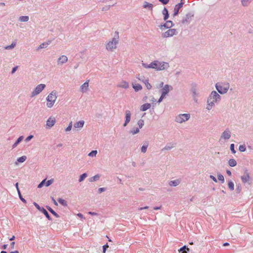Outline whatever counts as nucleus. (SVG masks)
Returning <instances> with one entry per match:
<instances>
[{"label": "nucleus", "mask_w": 253, "mask_h": 253, "mask_svg": "<svg viewBox=\"0 0 253 253\" xmlns=\"http://www.w3.org/2000/svg\"><path fill=\"white\" fill-rule=\"evenodd\" d=\"M45 85L44 84H40L37 85L34 90L32 93V96H34L41 93L42 90L45 88Z\"/></svg>", "instance_id": "nucleus-7"}, {"label": "nucleus", "mask_w": 253, "mask_h": 253, "mask_svg": "<svg viewBox=\"0 0 253 253\" xmlns=\"http://www.w3.org/2000/svg\"><path fill=\"white\" fill-rule=\"evenodd\" d=\"M246 147L244 145H240L239 147V150L241 152H244L246 151Z\"/></svg>", "instance_id": "nucleus-41"}, {"label": "nucleus", "mask_w": 253, "mask_h": 253, "mask_svg": "<svg viewBox=\"0 0 253 253\" xmlns=\"http://www.w3.org/2000/svg\"><path fill=\"white\" fill-rule=\"evenodd\" d=\"M228 187L231 190H233L234 189V184L233 182L229 181L228 184Z\"/></svg>", "instance_id": "nucleus-33"}, {"label": "nucleus", "mask_w": 253, "mask_h": 253, "mask_svg": "<svg viewBox=\"0 0 253 253\" xmlns=\"http://www.w3.org/2000/svg\"><path fill=\"white\" fill-rule=\"evenodd\" d=\"M147 147H148V144H147L145 145H143L141 149V152L143 153H145L147 150Z\"/></svg>", "instance_id": "nucleus-39"}, {"label": "nucleus", "mask_w": 253, "mask_h": 253, "mask_svg": "<svg viewBox=\"0 0 253 253\" xmlns=\"http://www.w3.org/2000/svg\"><path fill=\"white\" fill-rule=\"evenodd\" d=\"M183 4L184 2H183V0H181L180 2L175 6L173 11L174 16H176L178 14L179 9L183 6Z\"/></svg>", "instance_id": "nucleus-11"}, {"label": "nucleus", "mask_w": 253, "mask_h": 253, "mask_svg": "<svg viewBox=\"0 0 253 253\" xmlns=\"http://www.w3.org/2000/svg\"><path fill=\"white\" fill-rule=\"evenodd\" d=\"M56 120L55 118L53 117H49L46 121V127L47 128H50L52 127L54 124H55Z\"/></svg>", "instance_id": "nucleus-9"}, {"label": "nucleus", "mask_w": 253, "mask_h": 253, "mask_svg": "<svg viewBox=\"0 0 253 253\" xmlns=\"http://www.w3.org/2000/svg\"><path fill=\"white\" fill-rule=\"evenodd\" d=\"M138 125L141 128L144 126V121L142 120H140L138 121Z\"/></svg>", "instance_id": "nucleus-42"}, {"label": "nucleus", "mask_w": 253, "mask_h": 253, "mask_svg": "<svg viewBox=\"0 0 253 253\" xmlns=\"http://www.w3.org/2000/svg\"><path fill=\"white\" fill-rule=\"evenodd\" d=\"M170 87L172 88L169 85L166 84L164 86L163 88L162 89V94L166 96V95L168 93L170 90Z\"/></svg>", "instance_id": "nucleus-17"}, {"label": "nucleus", "mask_w": 253, "mask_h": 253, "mask_svg": "<svg viewBox=\"0 0 253 253\" xmlns=\"http://www.w3.org/2000/svg\"><path fill=\"white\" fill-rule=\"evenodd\" d=\"M217 91L221 94L225 93L229 88V84L227 83L216 84L215 85Z\"/></svg>", "instance_id": "nucleus-5"}, {"label": "nucleus", "mask_w": 253, "mask_h": 253, "mask_svg": "<svg viewBox=\"0 0 253 253\" xmlns=\"http://www.w3.org/2000/svg\"><path fill=\"white\" fill-rule=\"evenodd\" d=\"M105 190V188H100L98 189V192L100 193L104 191Z\"/></svg>", "instance_id": "nucleus-55"}, {"label": "nucleus", "mask_w": 253, "mask_h": 253, "mask_svg": "<svg viewBox=\"0 0 253 253\" xmlns=\"http://www.w3.org/2000/svg\"><path fill=\"white\" fill-rule=\"evenodd\" d=\"M45 183H46V181H45V179H44L43 180L40 184H39L38 187V188H41L44 184L45 185Z\"/></svg>", "instance_id": "nucleus-47"}, {"label": "nucleus", "mask_w": 253, "mask_h": 253, "mask_svg": "<svg viewBox=\"0 0 253 253\" xmlns=\"http://www.w3.org/2000/svg\"><path fill=\"white\" fill-rule=\"evenodd\" d=\"M220 99V96L215 91H212L208 99L207 109L211 110L214 103L219 100Z\"/></svg>", "instance_id": "nucleus-2"}, {"label": "nucleus", "mask_w": 253, "mask_h": 253, "mask_svg": "<svg viewBox=\"0 0 253 253\" xmlns=\"http://www.w3.org/2000/svg\"><path fill=\"white\" fill-rule=\"evenodd\" d=\"M58 201L59 203L60 204H61V205H62L63 206H67L66 202L64 200H63L61 198H59L58 200Z\"/></svg>", "instance_id": "nucleus-35"}, {"label": "nucleus", "mask_w": 253, "mask_h": 253, "mask_svg": "<svg viewBox=\"0 0 253 253\" xmlns=\"http://www.w3.org/2000/svg\"><path fill=\"white\" fill-rule=\"evenodd\" d=\"M23 136H21L18 138V139L17 140V144L21 141V140L23 139Z\"/></svg>", "instance_id": "nucleus-56"}, {"label": "nucleus", "mask_w": 253, "mask_h": 253, "mask_svg": "<svg viewBox=\"0 0 253 253\" xmlns=\"http://www.w3.org/2000/svg\"><path fill=\"white\" fill-rule=\"evenodd\" d=\"M53 179H50V180H49L48 181H47L45 183V185L46 186H49L50 184H52V183L53 182Z\"/></svg>", "instance_id": "nucleus-48"}, {"label": "nucleus", "mask_w": 253, "mask_h": 253, "mask_svg": "<svg viewBox=\"0 0 253 253\" xmlns=\"http://www.w3.org/2000/svg\"><path fill=\"white\" fill-rule=\"evenodd\" d=\"M172 26V21H167L166 22V23L163 25H162V27H166L167 28H169L170 27H171Z\"/></svg>", "instance_id": "nucleus-25"}, {"label": "nucleus", "mask_w": 253, "mask_h": 253, "mask_svg": "<svg viewBox=\"0 0 253 253\" xmlns=\"http://www.w3.org/2000/svg\"><path fill=\"white\" fill-rule=\"evenodd\" d=\"M142 82L145 84L146 87L148 89H150L152 88V86L149 83L148 80H143Z\"/></svg>", "instance_id": "nucleus-26"}, {"label": "nucleus", "mask_w": 253, "mask_h": 253, "mask_svg": "<svg viewBox=\"0 0 253 253\" xmlns=\"http://www.w3.org/2000/svg\"><path fill=\"white\" fill-rule=\"evenodd\" d=\"M130 112L129 110H127L126 111V121L124 125L125 126L126 125L130 122Z\"/></svg>", "instance_id": "nucleus-16"}, {"label": "nucleus", "mask_w": 253, "mask_h": 253, "mask_svg": "<svg viewBox=\"0 0 253 253\" xmlns=\"http://www.w3.org/2000/svg\"><path fill=\"white\" fill-rule=\"evenodd\" d=\"M68 61V57L65 55H61L60 56L58 60H57V64L61 65L64 63H65Z\"/></svg>", "instance_id": "nucleus-13"}, {"label": "nucleus", "mask_w": 253, "mask_h": 253, "mask_svg": "<svg viewBox=\"0 0 253 253\" xmlns=\"http://www.w3.org/2000/svg\"><path fill=\"white\" fill-rule=\"evenodd\" d=\"M150 107L151 104L150 103H145L141 106L140 110L142 111H145L149 109Z\"/></svg>", "instance_id": "nucleus-18"}, {"label": "nucleus", "mask_w": 253, "mask_h": 253, "mask_svg": "<svg viewBox=\"0 0 253 253\" xmlns=\"http://www.w3.org/2000/svg\"><path fill=\"white\" fill-rule=\"evenodd\" d=\"M229 245V243H224V244H223V246H228Z\"/></svg>", "instance_id": "nucleus-64"}, {"label": "nucleus", "mask_w": 253, "mask_h": 253, "mask_svg": "<svg viewBox=\"0 0 253 253\" xmlns=\"http://www.w3.org/2000/svg\"><path fill=\"white\" fill-rule=\"evenodd\" d=\"M143 7L144 8H149V9L152 10L153 8V4L145 1L144 3Z\"/></svg>", "instance_id": "nucleus-23"}, {"label": "nucleus", "mask_w": 253, "mask_h": 253, "mask_svg": "<svg viewBox=\"0 0 253 253\" xmlns=\"http://www.w3.org/2000/svg\"><path fill=\"white\" fill-rule=\"evenodd\" d=\"M116 36L112 40L107 43L106 45V49L109 51H113L117 47V44L118 42L119 33L115 32Z\"/></svg>", "instance_id": "nucleus-4"}, {"label": "nucleus", "mask_w": 253, "mask_h": 253, "mask_svg": "<svg viewBox=\"0 0 253 253\" xmlns=\"http://www.w3.org/2000/svg\"><path fill=\"white\" fill-rule=\"evenodd\" d=\"M35 206L41 211H42L45 215V216L48 218V219L50 220L51 218L47 212V211H46L45 209H44L43 208H41L40 207V206L37 204L36 203H34Z\"/></svg>", "instance_id": "nucleus-10"}, {"label": "nucleus", "mask_w": 253, "mask_h": 253, "mask_svg": "<svg viewBox=\"0 0 253 253\" xmlns=\"http://www.w3.org/2000/svg\"><path fill=\"white\" fill-rule=\"evenodd\" d=\"M210 178L215 182H217V180L214 176L211 175H210Z\"/></svg>", "instance_id": "nucleus-53"}, {"label": "nucleus", "mask_w": 253, "mask_h": 253, "mask_svg": "<svg viewBox=\"0 0 253 253\" xmlns=\"http://www.w3.org/2000/svg\"><path fill=\"white\" fill-rule=\"evenodd\" d=\"M88 214H89L90 215H97V213L94 212H91V211L88 212Z\"/></svg>", "instance_id": "nucleus-58"}, {"label": "nucleus", "mask_w": 253, "mask_h": 253, "mask_svg": "<svg viewBox=\"0 0 253 253\" xmlns=\"http://www.w3.org/2000/svg\"><path fill=\"white\" fill-rule=\"evenodd\" d=\"M117 86L120 88L126 89L129 87V84L126 81H122L117 84Z\"/></svg>", "instance_id": "nucleus-14"}, {"label": "nucleus", "mask_w": 253, "mask_h": 253, "mask_svg": "<svg viewBox=\"0 0 253 253\" xmlns=\"http://www.w3.org/2000/svg\"><path fill=\"white\" fill-rule=\"evenodd\" d=\"M241 179L243 183H245L250 180V176L248 170H246L243 175L241 176Z\"/></svg>", "instance_id": "nucleus-12"}, {"label": "nucleus", "mask_w": 253, "mask_h": 253, "mask_svg": "<svg viewBox=\"0 0 253 253\" xmlns=\"http://www.w3.org/2000/svg\"><path fill=\"white\" fill-rule=\"evenodd\" d=\"M250 0H242V2L243 5H247Z\"/></svg>", "instance_id": "nucleus-49"}, {"label": "nucleus", "mask_w": 253, "mask_h": 253, "mask_svg": "<svg viewBox=\"0 0 253 253\" xmlns=\"http://www.w3.org/2000/svg\"><path fill=\"white\" fill-rule=\"evenodd\" d=\"M99 177L100 176L98 174L95 175V176H94L93 177H92L90 178V181L93 182V181H96L99 178Z\"/></svg>", "instance_id": "nucleus-37"}, {"label": "nucleus", "mask_w": 253, "mask_h": 253, "mask_svg": "<svg viewBox=\"0 0 253 253\" xmlns=\"http://www.w3.org/2000/svg\"><path fill=\"white\" fill-rule=\"evenodd\" d=\"M87 176V174L84 173H83V174H82L80 177V178H79V182H81L82 181H83Z\"/></svg>", "instance_id": "nucleus-34"}, {"label": "nucleus", "mask_w": 253, "mask_h": 253, "mask_svg": "<svg viewBox=\"0 0 253 253\" xmlns=\"http://www.w3.org/2000/svg\"><path fill=\"white\" fill-rule=\"evenodd\" d=\"M226 173H227V174L229 176H231V172L229 170H226Z\"/></svg>", "instance_id": "nucleus-59"}, {"label": "nucleus", "mask_w": 253, "mask_h": 253, "mask_svg": "<svg viewBox=\"0 0 253 253\" xmlns=\"http://www.w3.org/2000/svg\"><path fill=\"white\" fill-rule=\"evenodd\" d=\"M230 150H231V152H232V153L235 154L236 153V151L235 150V149H234V144H231Z\"/></svg>", "instance_id": "nucleus-45"}, {"label": "nucleus", "mask_w": 253, "mask_h": 253, "mask_svg": "<svg viewBox=\"0 0 253 253\" xmlns=\"http://www.w3.org/2000/svg\"><path fill=\"white\" fill-rule=\"evenodd\" d=\"M88 87V81L85 82L82 86H81V90L82 92L86 91Z\"/></svg>", "instance_id": "nucleus-19"}, {"label": "nucleus", "mask_w": 253, "mask_h": 253, "mask_svg": "<svg viewBox=\"0 0 253 253\" xmlns=\"http://www.w3.org/2000/svg\"><path fill=\"white\" fill-rule=\"evenodd\" d=\"M84 123V121H81L75 123L74 126L75 128H82L83 127Z\"/></svg>", "instance_id": "nucleus-20"}, {"label": "nucleus", "mask_w": 253, "mask_h": 253, "mask_svg": "<svg viewBox=\"0 0 253 253\" xmlns=\"http://www.w3.org/2000/svg\"><path fill=\"white\" fill-rule=\"evenodd\" d=\"M190 114H180L176 118V121L179 123H182L183 122L188 120L190 118Z\"/></svg>", "instance_id": "nucleus-6"}, {"label": "nucleus", "mask_w": 253, "mask_h": 253, "mask_svg": "<svg viewBox=\"0 0 253 253\" xmlns=\"http://www.w3.org/2000/svg\"><path fill=\"white\" fill-rule=\"evenodd\" d=\"M228 164L230 167H233L236 166L237 162L235 160L232 159L228 161Z\"/></svg>", "instance_id": "nucleus-24"}, {"label": "nucleus", "mask_w": 253, "mask_h": 253, "mask_svg": "<svg viewBox=\"0 0 253 253\" xmlns=\"http://www.w3.org/2000/svg\"><path fill=\"white\" fill-rule=\"evenodd\" d=\"M165 97V96H164V95L162 94L160 98H159V100H158V102L160 103L161 102L163 99H164V98Z\"/></svg>", "instance_id": "nucleus-54"}, {"label": "nucleus", "mask_w": 253, "mask_h": 253, "mask_svg": "<svg viewBox=\"0 0 253 253\" xmlns=\"http://www.w3.org/2000/svg\"><path fill=\"white\" fill-rule=\"evenodd\" d=\"M33 137V135H30L28 137H27L26 138V141H28L29 140H30Z\"/></svg>", "instance_id": "nucleus-52"}, {"label": "nucleus", "mask_w": 253, "mask_h": 253, "mask_svg": "<svg viewBox=\"0 0 253 253\" xmlns=\"http://www.w3.org/2000/svg\"><path fill=\"white\" fill-rule=\"evenodd\" d=\"M57 98V92L53 90L51 91L46 97V106L48 108H51L53 106Z\"/></svg>", "instance_id": "nucleus-3"}, {"label": "nucleus", "mask_w": 253, "mask_h": 253, "mask_svg": "<svg viewBox=\"0 0 253 253\" xmlns=\"http://www.w3.org/2000/svg\"><path fill=\"white\" fill-rule=\"evenodd\" d=\"M139 129L138 128H135L133 130H131V132L133 134H135L139 132Z\"/></svg>", "instance_id": "nucleus-43"}, {"label": "nucleus", "mask_w": 253, "mask_h": 253, "mask_svg": "<svg viewBox=\"0 0 253 253\" xmlns=\"http://www.w3.org/2000/svg\"><path fill=\"white\" fill-rule=\"evenodd\" d=\"M109 247V246L108 244H106L103 246V253H105L106 249Z\"/></svg>", "instance_id": "nucleus-50"}, {"label": "nucleus", "mask_w": 253, "mask_h": 253, "mask_svg": "<svg viewBox=\"0 0 253 253\" xmlns=\"http://www.w3.org/2000/svg\"><path fill=\"white\" fill-rule=\"evenodd\" d=\"M160 1L164 4H166L169 2V0H160Z\"/></svg>", "instance_id": "nucleus-51"}, {"label": "nucleus", "mask_w": 253, "mask_h": 253, "mask_svg": "<svg viewBox=\"0 0 253 253\" xmlns=\"http://www.w3.org/2000/svg\"><path fill=\"white\" fill-rule=\"evenodd\" d=\"M142 65L144 68L146 69H154L157 71L165 70L169 67V64L165 62H160L156 60L151 62L149 64L142 62Z\"/></svg>", "instance_id": "nucleus-1"}, {"label": "nucleus", "mask_w": 253, "mask_h": 253, "mask_svg": "<svg viewBox=\"0 0 253 253\" xmlns=\"http://www.w3.org/2000/svg\"><path fill=\"white\" fill-rule=\"evenodd\" d=\"M132 87L134 88L135 91H138L139 90H140L142 89V86L138 84H132Z\"/></svg>", "instance_id": "nucleus-21"}, {"label": "nucleus", "mask_w": 253, "mask_h": 253, "mask_svg": "<svg viewBox=\"0 0 253 253\" xmlns=\"http://www.w3.org/2000/svg\"><path fill=\"white\" fill-rule=\"evenodd\" d=\"M15 71H16V67L13 68L12 71V73H14Z\"/></svg>", "instance_id": "nucleus-61"}, {"label": "nucleus", "mask_w": 253, "mask_h": 253, "mask_svg": "<svg viewBox=\"0 0 253 253\" xmlns=\"http://www.w3.org/2000/svg\"><path fill=\"white\" fill-rule=\"evenodd\" d=\"M17 190L18 191V195H19V198H20V199L21 200V201H22L24 203H26V200L22 198V196H21V194L18 188V183H17Z\"/></svg>", "instance_id": "nucleus-36"}, {"label": "nucleus", "mask_w": 253, "mask_h": 253, "mask_svg": "<svg viewBox=\"0 0 253 253\" xmlns=\"http://www.w3.org/2000/svg\"><path fill=\"white\" fill-rule=\"evenodd\" d=\"M163 13L164 15V20H166L169 18L168 11L166 8H164L163 10Z\"/></svg>", "instance_id": "nucleus-27"}, {"label": "nucleus", "mask_w": 253, "mask_h": 253, "mask_svg": "<svg viewBox=\"0 0 253 253\" xmlns=\"http://www.w3.org/2000/svg\"><path fill=\"white\" fill-rule=\"evenodd\" d=\"M160 209V207H154V209L155 210H159Z\"/></svg>", "instance_id": "nucleus-63"}, {"label": "nucleus", "mask_w": 253, "mask_h": 253, "mask_svg": "<svg viewBox=\"0 0 253 253\" xmlns=\"http://www.w3.org/2000/svg\"><path fill=\"white\" fill-rule=\"evenodd\" d=\"M52 201L54 203V204L55 205H57V203L56 202V201L53 199L52 198Z\"/></svg>", "instance_id": "nucleus-62"}, {"label": "nucleus", "mask_w": 253, "mask_h": 253, "mask_svg": "<svg viewBox=\"0 0 253 253\" xmlns=\"http://www.w3.org/2000/svg\"><path fill=\"white\" fill-rule=\"evenodd\" d=\"M72 122H71L69 126H68V127L66 128V131H69L71 130L72 129Z\"/></svg>", "instance_id": "nucleus-44"}, {"label": "nucleus", "mask_w": 253, "mask_h": 253, "mask_svg": "<svg viewBox=\"0 0 253 253\" xmlns=\"http://www.w3.org/2000/svg\"><path fill=\"white\" fill-rule=\"evenodd\" d=\"M48 210L50 211L51 213H52L53 215L56 216V217L58 216L57 214L51 208H48Z\"/></svg>", "instance_id": "nucleus-46"}, {"label": "nucleus", "mask_w": 253, "mask_h": 253, "mask_svg": "<svg viewBox=\"0 0 253 253\" xmlns=\"http://www.w3.org/2000/svg\"><path fill=\"white\" fill-rule=\"evenodd\" d=\"M217 178L219 181H221L222 182V183H223L224 182V178L222 175L218 174Z\"/></svg>", "instance_id": "nucleus-38"}, {"label": "nucleus", "mask_w": 253, "mask_h": 253, "mask_svg": "<svg viewBox=\"0 0 253 253\" xmlns=\"http://www.w3.org/2000/svg\"><path fill=\"white\" fill-rule=\"evenodd\" d=\"M97 153V151L96 150H93L88 154V156L91 157H95Z\"/></svg>", "instance_id": "nucleus-32"}, {"label": "nucleus", "mask_w": 253, "mask_h": 253, "mask_svg": "<svg viewBox=\"0 0 253 253\" xmlns=\"http://www.w3.org/2000/svg\"><path fill=\"white\" fill-rule=\"evenodd\" d=\"M231 136V132L229 130L224 131L222 134L220 139H223L224 140L228 139Z\"/></svg>", "instance_id": "nucleus-15"}, {"label": "nucleus", "mask_w": 253, "mask_h": 253, "mask_svg": "<svg viewBox=\"0 0 253 253\" xmlns=\"http://www.w3.org/2000/svg\"><path fill=\"white\" fill-rule=\"evenodd\" d=\"M77 215L80 217V218H83V215L80 213H79L77 214Z\"/></svg>", "instance_id": "nucleus-60"}, {"label": "nucleus", "mask_w": 253, "mask_h": 253, "mask_svg": "<svg viewBox=\"0 0 253 253\" xmlns=\"http://www.w3.org/2000/svg\"><path fill=\"white\" fill-rule=\"evenodd\" d=\"M15 45V43H12L11 45L5 46V47H4V48H5V49H12V48H14V47Z\"/></svg>", "instance_id": "nucleus-40"}, {"label": "nucleus", "mask_w": 253, "mask_h": 253, "mask_svg": "<svg viewBox=\"0 0 253 253\" xmlns=\"http://www.w3.org/2000/svg\"><path fill=\"white\" fill-rule=\"evenodd\" d=\"M179 182L178 180L170 181L169 183L170 186H176L179 184Z\"/></svg>", "instance_id": "nucleus-30"}, {"label": "nucleus", "mask_w": 253, "mask_h": 253, "mask_svg": "<svg viewBox=\"0 0 253 253\" xmlns=\"http://www.w3.org/2000/svg\"><path fill=\"white\" fill-rule=\"evenodd\" d=\"M179 253H187V252L189 251V249L187 248L186 246H183V247L181 248L178 250Z\"/></svg>", "instance_id": "nucleus-22"}, {"label": "nucleus", "mask_w": 253, "mask_h": 253, "mask_svg": "<svg viewBox=\"0 0 253 253\" xmlns=\"http://www.w3.org/2000/svg\"><path fill=\"white\" fill-rule=\"evenodd\" d=\"M27 159V157L26 156H23L20 158H19L17 161L19 162V163H23L24 162V161H26V160Z\"/></svg>", "instance_id": "nucleus-31"}, {"label": "nucleus", "mask_w": 253, "mask_h": 253, "mask_svg": "<svg viewBox=\"0 0 253 253\" xmlns=\"http://www.w3.org/2000/svg\"><path fill=\"white\" fill-rule=\"evenodd\" d=\"M19 20L21 22H27L29 20L28 16H22L19 17Z\"/></svg>", "instance_id": "nucleus-29"}, {"label": "nucleus", "mask_w": 253, "mask_h": 253, "mask_svg": "<svg viewBox=\"0 0 253 253\" xmlns=\"http://www.w3.org/2000/svg\"><path fill=\"white\" fill-rule=\"evenodd\" d=\"M176 30L175 29H169L165 33H163L162 36L164 38H168L177 34Z\"/></svg>", "instance_id": "nucleus-8"}, {"label": "nucleus", "mask_w": 253, "mask_h": 253, "mask_svg": "<svg viewBox=\"0 0 253 253\" xmlns=\"http://www.w3.org/2000/svg\"><path fill=\"white\" fill-rule=\"evenodd\" d=\"M148 209V206H146L145 207L139 208L138 210L141 211V210H145V209Z\"/></svg>", "instance_id": "nucleus-57"}, {"label": "nucleus", "mask_w": 253, "mask_h": 253, "mask_svg": "<svg viewBox=\"0 0 253 253\" xmlns=\"http://www.w3.org/2000/svg\"><path fill=\"white\" fill-rule=\"evenodd\" d=\"M49 43H50V41H49L48 42H43V43H42L41 44H40V45L38 47V49H42V48L46 47L48 46V45L49 44Z\"/></svg>", "instance_id": "nucleus-28"}]
</instances>
